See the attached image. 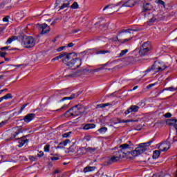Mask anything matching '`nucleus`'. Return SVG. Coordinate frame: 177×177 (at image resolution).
<instances>
[{
    "instance_id": "obj_13",
    "label": "nucleus",
    "mask_w": 177,
    "mask_h": 177,
    "mask_svg": "<svg viewBox=\"0 0 177 177\" xmlns=\"http://www.w3.org/2000/svg\"><path fill=\"white\" fill-rule=\"evenodd\" d=\"M118 161H120L118 157H115L114 155H113L106 162H105L104 165H111V164H113V162H117Z\"/></svg>"
},
{
    "instance_id": "obj_48",
    "label": "nucleus",
    "mask_w": 177,
    "mask_h": 177,
    "mask_svg": "<svg viewBox=\"0 0 177 177\" xmlns=\"http://www.w3.org/2000/svg\"><path fill=\"white\" fill-rule=\"evenodd\" d=\"M102 70H103V67H100L98 68L93 69L92 71L93 73H97Z\"/></svg>"
},
{
    "instance_id": "obj_5",
    "label": "nucleus",
    "mask_w": 177,
    "mask_h": 177,
    "mask_svg": "<svg viewBox=\"0 0 177 177\" xmlns=\"http://www.w3.org/2000/svg\"><path fill=\"white\" fill-rule=\"evenodd\" d=\"M150 49H151V45H150V42H145L140 48L138 53L140 56H146L149 55Z\"/></svg>"
},
{
    "instance_id": "obj_18",
    "label": "nucleus",
    "mask_w": 177,
    "mask_h": 177,
    "mask_svg": "<svg viewBox=\"0 0 177 177\" xmlns=\"http://www.w3.org/2000/svg\"><path fill=\"white\" fill-rule=\"evenodd\" d=\"M68 143H70V140L68 139L62 141L58 144V146H57L55 149H64V147L67 146Z\"/></svg>"
},
{
    "instance_id": "obj_9",
    "label": "nucleus",
    "mask_w": 177,
    "mask_h": 177,
    "mask_svg": "<svg viewBox=\"0 0 177 177\" xmlns=\"http://www.w3.org/2000/svg\"><path fill=\"white\" fill-rule=\"evenodd\" d=\"M75 56H77V54H75V53H66V55L62 58V63H64V64H66L68 61L74 59Z\"/></svg>"
},
{
    "instance_id": "obj_4",
    "label": "nucleus",
    "mask_w": 177,
    "mask_h": 177,
    "mask_svg": "<svg viewBox=\"0 0 177 177\" xmlns=\"http://www.w3.org/2000/svg\"><path fill=\"white\" fill-rule=\"evenodd\" d=\"M72 117L75 118V117H78V115H81V114H84L85 113V108L84 106L81 104H77L72 106Z\"/></svg>"
},
{
    "instance_id": "obj_32",
    "label": "nucleus",
    "mask_w": 177,
    "mask_h": 177,
    "mask_svg": "<svg viewBox=\"0 0 177 177\" xmlns=\"http://www.w3.org/2000/svg\"><path fill=\"white\" fill-rule=\"evenodd\" d=\"M105 53H110V51L108 50H100L95 52V55H104Z\"/></svg>"
},
{
    "instance_id": "obj_1",
    "label": "nucleus",
    "mask_w": 177,
    "mask_h": 177,
    "mask_svg": "<svg viewBox=\"0 0 177 177\" xmlns=\"http://www.w3.org/2000/svg\"><path fill=\"white\" fill-rule=\"evenodd\" d=\"M12 133H11V136L7 139V140H13V139H17L18 140V147H23L26 143H28L30 142V140L26 139L23 137H21L19 138H16V137L19 134V133H23V132L27 131V129L23 128L21 126H18L13 127L12 129Z\"/></svg>"
},
{
    "instance_id": "obj_28",
    "label": "nucleus",
    "mask_w": 177,
    "mask_h": 177,
    "mask_svg": "<svg viewBox=\"0 0 177 177\" xmlns=\"http://www.w3.org/2000/svg\"><path fill=\"white\" fill-rule=\"evenodd\" d=\"M157 66H156V62L154 64L151 66L149 67L146 71L145 73H150V71H153V70H157Z\"/></svg>"
},
{
    "instance_id": "obj_16",
    "label": "nucleus",
    "mask_w": 177,
    "mask_h": 177,
    "mask_svg": "<svg viewBox=\"0 0 177 177\" xmlns=\"http://www.w3.org/2000/svg\"><path fill=\"white\" fill-rule=\"evenodd\" d=\"M35 117V113H28V115L24 117L23 120L24 122H26V124H28V122H30V121H32V119Z\"/></svg>"
},
{
    "instance_id": "obj_54",
    "label": "nucleus",
    "mask_w": 177,
    "mask_h": 177,
    "mask_svg": "<svg viewBox=\"0 0 177 177\" xmlns=\"http://www.w3.org/2000/svg\"><path fill=\"white\" fill-rule=\"evenodd\" d=\"M157 21V19L156 17H152L149 19V23H156Z\"/></svg>"
},
{
    "instance_id": "obj_53",
    "label": "nucleus",
    "mask_w": 177,
    "mask_h": 177,
    "mask_svg": "<svg viewBox=\"0 0 177 177\" xmlns=\"http://www.w3.org/2000/svg\"><path fill=\"white\" fill-rule=\"evenodd\" d=\"M164 91H170V92H173V91H175V88H174V87H168L165 88Z\"/></svg>"
},
{
    "instance_id": "obj_33",
    "label": "nucleus",
    "mask_w": 177,
    "mask_h": 177,
    "mask_svg": "<svg viewBox=\"0 0 177 177\" xmlns=\"http://www.w3.org/2000/svg\"><path fill=\"white\" fill-rule=\"evenodd\" d=\"M16 39H17V36H12L8 39L6 44H10L11 42H13V41H16Z\"/></svg>"
},
{
    "instance_id": "obj_42",
    "label": "nucleus",
    "mask_w": 177,
    "mask_h": 177,
    "mask_svg": "<svg viewBox=\"0 0 177 177\" xmlns=\"http://www.w3.org/2000/svg\"><path fill=\"white\" fill-rule=\"evenodd\" d=\"M28 103L24 104L21 107V109L18 111V114H21V113H22L23 110H24V109H26V107H27V106H28Z\"/></svg>"
},
{
    "instance_id": "obj_14",
    "label": "nucleus",
    "mask_w": 177,
    "mask_h": 177,
    "mask_svg": "<svg viewBox=\"0 0 177 177\" xmlns=\"http://www.w3.org/2000/svg\"><path fill=\"white\" fill-rule=\"evenodd\" d=\"M81 95V92H77V93H72L69 97H64L61 99L59 102H64V100H73L75 97H78Z\"/></svg>"
},
{
    "instance_id": "obj_44",
    "label": "nucleus",
    "mask_w": 177,
    "mask_h": 177,
    "mask_svg": "<svg viewBox=\"0 0 177 177\" xmlns=\"http://www.w3.org/2000/svg\"><path fill=\"white\" fill-rule=\"evenodd\" d=\"M56 100V96L50 97L48 99L47 103H50V102H53Z\"/></svg>"
},
{
    "instance_id": "obj_29",
    "label": "nucleus",
    "mask_w": 177,
    "mask_h": 177,
    "mask_svg": "<svg viewBox=\"0 0 177 177\" xmlns=\"http://www.w3.org/2000/svg\"><path fill=\"white\" fill-rule=\"evenodd\" d=\"M107 106H111V104L106 103V104H97L96 109H104V107H107Z\"/></svg>"
},
{
    "instance_id": "obj_62",
    "label": "nucleus",
    "mask_w": 177,
    "mask_h": 177,
    "mask_svg": "<svg viewBox=\"0 0 177 177\" xmlns=\"http://www.w3.org/2000/svg\"><path fill=\"white\" fill-rule=\"evenodd\" d=\"M102 27H103V28H107V27H109V24H102L101 25Z\"/></svg>"
},
{
    "instance_id": "obj_6",
    "label": "nucleus",
    "mask_w": 177,
    "mask_h": 177,
    "mask_svg": "<svg viewBox=\"0 0 177 177\" xmlns=\"http://www.w3.org/2000/svg\"><path fill=\"white\" fill-rule=\"evenodd\" d=\"M119 149H120V150L124 158H125L127 156L132 154V150H133V147H129V145L127 144H122L120 145Z\"/></svg>"
},
{
    "instance_id": "obj_56",
    "label": "nucleus",
    "mask_w": 177,
    "mask_h": 177,
    "mask_svg": "<svg viewBox=\"0 0 177 177\" xmlns=\"http://www.w3.org/2000/svg\"><path fill=\"white\" fill-rule=\"evenodd\" d=\"M60 95H67V93H68V92H67V90H63L62 91L59 92Z\"/></svg>"
},
{
    "instance_id": "obj_19",
    "label": "nucleus",
    "mask_w": 177,
    "mask_h": 177,
    "mask_svg": "<svg viewBox=\"0 0 177 177\" xmlns=\"http://www.w3.org/2000/svg\"><path fill=\"white\" fill-rule=\"evenodd\" d=\"M81 64H82V60L80 58H75L74 68H73V70L74 71L79 68L81 66Z\"/></svg>"
},
{
    "instance_id": "obj_43",
    "label": "nucleus",
    "mask_w": 177,
    "mask_h": 177,
    "mask_svg": "<svg viewBox=\"0 0 177 177\" xmlns=\"http://www.w3.org/2000/svg\"><path fill=\"white\" fill-rule=\"evenodd\" d=\"M29 160H30V161H31L32 162L34 161H37L38 158H37V157H35L32 156H29Z\"/></svg>"
},
{
    "instance_id": "obj_59",
    "label": "nucleus",
    "mask_w": 177,
    "mask_h": 177,
    "mask_svg": "<svg viewBox=\"0 0 177 177\" xmlns=\"http://www.w3.org/2000/svg\"><path fill=\"white\" fill-rule=\"evenodd\" d=\"M156 83L151 84L147 86V89H150V88H153V86H155Z\"/></svg>"
},
{
    "instance_id": "obj_26",
    "label": "nucleus",
    "mask_w": 177,
    "mask_h": 177,
    "mask_svg": "<svg viewBox=\"0 0 177 177\" xmlns=\"http://www.w3.org/2000/svg\"><path fill=\"white\" fill-rule=\"evenodd\" d=\"M75 63V59L73 58L71 61H68L66 64H65L69 68H73L74 67V64Z\"/></svg>"
},
{
    "instance_id": "obj_47",
    "label": "nucleus",
    "mask_w": 177,
    "mask_h": 177,
    "mask_svg": "<svg viewBox=\"0 0 177 177\" xmlns=\"http://www.w3.org/2000/svg\"><path fill=\"white\" fill-rule=\"evenodd\" d=\"M6 124H8V120L2 121L0 123V128H2V127H5V125H6Z\"/></svg>"
},
{
    "instance_id": "obj_52",
    "label": "nucleus",
    "mask_w": 177,
    "mask_h": 177,
    "mask_svg": "<svg viewBox=\"0 0 177 177\" xmlns=\"http://www.w3.org/2000/svg\"><path fill=\"white\" fill-rule=\"evenodd\" d=\"M167 124L169 125V127H174V125L175 124V122L167 120Z\"/></svg>"
},
{
    "instance_id": "obj_15",
    "label": "nucleus",
    "mask_w": 177,
    "mask_h": 177,
    "mask_svg": "<svg viewBox=\"0 0 177 177\" xmlns=\"http://www.w3.org/2000/svg\"><path fill=\"white\" fill-rule=\"evenodd\" d=\"M81 151H83L82 154H85V153H95L96 150H97V148H92V147H82L80 148Z\"/></svg>"
},
{
    "instance_id": "obj_20",
    "label": "nucleus",
    "mask_w": 177,
    "mask_h": 177,
    "mask_svg": "<svg viewBox=\"0 0 177 177\" xmlns=\"http://www.w3.org/2000/svg\"><path fill=\"white\" fill-rule=\"evenodd\" d=\"M153 7H151V5H150L149 3H146L143 4L142 6V13L145 12H149V10H150L151 9H152Z\"/></svg>"
},
{
    "instance_id": "obj_11",
    "label": "nucleus",
    "mask_w": 177,
    "mask_h": 177,
    "mask_svg": "<svg viewBox=\"0 0 177 177\" xmlns=\"http://www.w3.org/2000/svg\"><path fill=\"white\" fill-rule=\"evenodd\" d=\"M139 109H140V107H139L138 105H131L128 108L127 110L124 111V114L128 115V114H130V113H138V111H139Z\"/></svg>"
},
{
    "instance_id": "obj_38",
    "label": "nucleus",
    "mask_w": 177,
    "mask_h": 177,
    "mask_svg": "<svg viewBox=\"0 0 177 177\" xmlns=\"http://www.w3.org/2000/svg\"><path fill=\"white\" fill-rule=\"evenodd\" d=\"M98 132H100V133H106V132H107V127H102L99 129Z\"/></svg>"
},
{
    "instance_id": "obj_37",
    "label": "nucleus",
    "mask_w": 177,
    "mask_h": 177,
    "mask_svg": "<svg viewBox=\"0 0 177 177\" xmlns=\"http://www.w3.org/2000/svg\"><path fill=\"white\" fill-rule=\"evenodd\" d=\"M70 7V1L67 3H63L62 6L59 7V10L64 9V8H69Z\"/></svg>"
},
{
    "instance_id": "obj_10",
    "label": "nucleus",
    "mask_w": 177,
    "mask_h": 177,
    "mask_svg": "<svg viewBox=\"0 0 177 177\" xmlns=\"http://www.w3.org/2000/svg\"><path fill=\"white\" fill-rule=\"evenodd\" d=\"M129 31H139V29H127V30H120L118 34V37H122V38H127L128 37V34H131Z\"/></svg>"
},
{
    "instance_id": "obj_25",
    "label": "nucleus",
    "mask_w": 177,
    "mask_h": 177,
    "mask_svg": "<svg viewBox=\"0 0 177 177\" xmlns=\"http://www.w3.org/2000/svg\"><path fill=\"white\" fill-rule=\"evenodd\" d=\"M160 155H161V151H160L158 150H156V151H153L152 158L153 160H157V158H158Z\"/></svg>"
},
{
    "instance_id": "obj_22",
    "label": "nucleus",
    "mask_w": 177,
    "mask_h": 177,
    "mask_svg": "<svg viewBox=\"0 0 177 177\" xmlns=\"http://www.w3.org/2000/svg\"><path fill=\"white\" fill-rule=\"evenodd\" d=\"M95 127L96 124H86L84 126L83 129L88 131V129H93Z\"/></svg>"
},
{
    "instance_id": "obj_41",
    "label": "nucleus",
    "mask_w": 177,
    "mask_h": 177,
    "mask_svg": "<svg viewBox=\"0 0 177 177\" xmlns=\"http://www.w3.org/2000/svg\"><path fill=\"white\" fill-rule=\"evenodd\" d=\"M50 150V145L47 144L46 146H44V151L46 153H49Z\"/></svg>"
},
{
    "instance_id": "obj_57",
    "label": "nucleus",
    "mask_w": 177,
    "mask_h": 177,
    "mask_svg": "<svg viewBox=\"0 0 177 177\" xmlns=\"http://www.w3.org/2000/svg\"><path fill=\"white\" fill-rule=\"evenodd\" d=\"M65 48H66V46H61L57 49V51L62 52V50H63Z\"/></svg>"
},
{
    "instance_id": "obj_35",
    "label": "nucleus",
    "mask_w": 177,
    "mask_h": 177,
    "mask_svg": "<svg viewBox=\"0 0 177 177\" xmlns=\"http://www.w3.org/2000/svg\"><path fill=\"white\" fill-rule=\"evenodd\" d=\"M80 8V5L77 1L73 2V3L71 6V9H78Z\"/></svg>"
},
{
    "instance_id": "obj_27",
    "label": "nucleus",
    "mask_w": 177,
    "mask_h": 177,
    "mask_svg": "<svg viewBox=\"0 0 177 177\" xmlns=\"http://www.w3.org/2000/svg\"><path fill=\"white\" fill-rule=\"evenodd\" d=\"M116 39L117 41H118V42H120V44H125V42H128L131 41V39H132V37H129L127 39H118V36H117Z\"/></svg>"
},
{
    "instance_id": "obj_58",
    "label": "nucleus",
    "mask_w": 177,
    "mask_h": 177,
    "mask_svg": "<svg viewBox=\"0 0 177 177\" xmlns=\"http://www.w3.org/2000/svg\"><path fill=\"white\" fill-rule=\"evenodd\" d=\"M50 160H52V161H57V160H59V157H51L50 158Z\"/></svg>"
},
{
    "instance_id": "obj_60",
    "label": "nucleus",
    "mask_w": 177,
    "mask_h": 177,
    "mask_svg": "<svg viewBox=\"0 0 177 177\" xmlns=\"http://www.w3.org/2000/svg\"><path fill=\"white\" fill-rule=\"evenodd\" d=\"M128 144L127 146H129V147H132V146H133V144H132V142L131 141H128L127 142Z\"/></svg>"
},
{
    "instance_id": "obj_63",
    "label": "nucleus",
    "mask_w": 177,
    "mask_h": 177,
    "mask_svg": "<svg viewBox=\"0 0 177 177\" xmlns=\"http://www.w3.org/2000/svg\"><path fill=\"white\" fill-rule=\"evenodd\" d=\"M6 5V3L5 1H3L1 3H0V8H3Z\"/></svg>"
},
{
    "instance_id": "obj_12",
    "label": "nucleus",
    "mask_w": 177,
    "mask_h": 177,
    "mask_svg": "<svg viewBox=\"0 0 177 177\" xmlns=\"http://www.w3.org/2000/svg\"><path fill=\"white\" fill-rule=\"evenodd\" d=\"M112 122L115 125L116 124H121V123H128V122H133V120H121L119 118H115L113 119Z\"/></svg>"
},
{
    "instance_id": "obj_2",
    "label": "nucleus",
    "mask_w": 177,
    "mask_h": 177,
    "mask_svg": "<svg viewBox=\"0 0 177 177\" xmlns=\"http://www.w3.org/2000/svg\"><path fill=\"white\" fill-rule=\"evenodd\" d=\"M154 140H156V137H153L150 141L147 142L139 144L138 147H136L135 150L131 151V156H133V157H138V156L143 154L145 151H147V147H149V146H150Z\"/></svg>"
},
{
    "instance_id": "obj_8",
    "label": "nucleus",
    "mask_w": 177,
    "mask_h": 177,
    "mask_svg": "<svg viewBox=\"0 0 177 177\" xmlns=\"http://www.w3.org/2000/svg\"><path fill=\"white\" fill-rule=\"evenodd\" d=\"M36 27L39 29V31L41 35H44V34H48V32L50 31V27H49V26H48L46 24H37Z\"/></svg>"
},
{
    "instance_id": "obj_39",
    "label": "nucleus",
    "mask_w": 177,
    "mask_h": 177,
    "mask_svg": "<svg viewBox=\"0 0 177 177\" xmlns=\"http://www.w3.org/2000/svg\"><path fill=\"white\" fill-rule=\"evenodd\" d=\"M13 96H12V93H8L6 95L3 96V99L8 100V99H12Z\"/></svg>"
},
{
    "instance_id": "obj_40",
    "label": "nucleus",
    "mask_w": 177,
    "mask_h": 177,
    "mask_svg": "<svg viewBox=\"0 0 177 177\" xmlns=\"http://www.w3.org/2000/svg\"><path fill=\"white\" fill-rule=\"evenodd\" d=\"M127 53H128V49L122 50L119 54V57H122V56L127 55Z\"/></svg>"
},
{
    "instance_id": "obj_3",
    "label": "nucleus",
    "mask_w": 177,
    "mask_h": 177,
    "mask_svg": "<svg viewBox=\"0 0 177 177\" xmlns=\"http://www.w3.org/2000/svg\"><path fill=\"white\" fill-rule=\"evenodd\" d=\"M21 45L24 48L27 49L30 48H34L35 46V41H34V37L31 36L24 35L22 37Z\"/></svg>"
},
{
    "instance_id": "obj_30",
    "label": "nucleus",
    "mask_w": 177,
    "mask_h": 177,
    "mask_svg": "<svg viewBox=\"0 0 177 177\" xmlns=\"http://www.w3.org/2000/svg\"><path fill=\"white\" fill-rule=\"evenodd\" d=\"M95 169H96L95 167H86L84 169V172L86 173V172H91L92 171H95Z\"/></svg>"
},
{
    "instance_id": "obj_64",
    "label": "nucleus",
    "mask_w": 177,
    "mask_h": 177,
    "mask_svg": "<svg viewBox=\"0 0 177 177\" xmlns=\"http://www.w3.org/2000/svg\"><path fill=\"white\" fill-rule=\"evenodd\" d=\"M9 49V46L2 47L1 48V50H6Z\"/></svg>"
},
{
    "instance_id": "obj_17",
    "label": "nucleus",
    "mask_w": 177,
    "mask_h": 177,
    "mask_svg": "<svg viewBox=\"0 0 177 177\" xmlns=\"http://www.w3.org/2000/svg\"><path fill=\"white\" fill-rule=\"evenodd\" d=\"M136 5V0H129L122 5V6H125L126 8H132Z\"/></svg>"
},
{
    "instance_id": "obj_7",
    "label": "nucleus",
    "mask_w": 177,
    "mask_h": 177,
    "mask_svg": "<svg viewBox=\"0 0 177 177\" xmlns=\"http://www.w3.org/2000/svg\"><path fill=\"white\" fill-rule=\"evenodd\" d=\"M82 71L77 70V71L74 72V69H71V68H68L64 71V77H69L71 78H74V77H77L82 74Z\"/></svg>"
},
{
    "instance_id": "obj_49",
    "label": "nucleus",
    "mask_w": 177,
    "mask_h": 177,
    "mask_svg": "<svg viewBox=\"0 0 177 177\" xmlns=\"http://www.w3.org/2000/svg\"><path fill=\"white\" fill-rule=\"evenodd\" d=\"M165 68H167V66H164V68H162V67H158L157 68L158 71H156V73H160L161 71H164V70H165Z\"/></svg>"
},
{
    "instance_id": "obj_23",
    "label": "nucleus",
    "mask_w": 177,
    "mask_h": 177,
    "mask_svg": "<svg viewBox=\"0 0 177 177\" xmlns=\"http://www.w3.org/2000/svg\"><path fill=\"white\" fill-rule=\"evenodd\" d=\"M73 109L71 108L69 109L68 111H66L64 113V117H66V118H68L69 117H73Z\"/></svg>"
},
{
    "instance_id": "obj_50",
    "label": "nucleus",
    "mask_w": 177,
    "mask_h": 177,
    "mask_svg": "<svg viewBox=\"0 0 177 177\" xmlns=\"http://www.w3.org/2000/svg\"><path fill=\"white\" fill-rule=\"evenodd\" d=\"M164 117H165V118H171L172 117V114H171V113H167L164 115Z\"/></svg>"
},
{
    "instance_id": "obj_34",
    "label": "nucleus",
    "mask_w": 177,
    "mask_h": 177,
    "mask_svg": "<svg viewBox=\"0 0 177 177\" xmlns=\"http://www.w3.org/2000/svg\"><path fill=\"white\" fill-rule=\"evenodd\" d=\"M68 153H75V145L73 144L68 149Z\"/></svg>"
},
{
    "instance_id": "obj_31",
    "label": "nucleus",
    "mask_w": 177,
    "mask_h": 177,
    "mask_svg": "<svg viewBox=\"0 0 177 177\" xmlns=\"http://www.w3.org/2000/svg\"><path fill=\"white\" fill-rule=\"evenodd\" d=\"M156 3L161 6L162 8H165V2L162 0H156L155 1Z\"/></svg>"
},
{
    "instance_id": "obj_21",
    "label": "nucleus",
    "mask_w": 177,
    "mask_h": 177,
    "mask_svg": "<svg viewBox=\"0 0 177 177\" xmlns=\"http://www.w3.org/2000/svg\"><path fill=\"white\" fill-rule=\"evenodd\" d=\"M113 156H114L116 158L118 157V159H119V160L124 158V156L122 155L120 149H119L116 151H114L113 153Z\"/></svg>"
},
{
    "instance_id": "obj_24",
    "label": "nucleus",
    "mask_w": 177,
    "mask_h": 177,
    "mask_svg": "<svg viewBox=\"0 0 177 177\" xmlns=\"http://www.w3.org/2000/svg\"><path fill=\"white\" fill-rule=\"evenodd\" d=\"M66 56V52H62L59 56H57L55 57H54L53 59H52V62H55L56 60H59V59H63V57H64Z\"/></svg>"
},
{
    "instance_id": "obj_61",
    "label": "nucleus",
    "mask_w": 177,
    "mask_h": 177,
    "mask_svg": "<svg viewBox=\"0 0 177 177\" xmlns=\"http://www.w3.org/2000/svg\"><path fill=\"white\" fill-rule=\"evenodd\" d=\"M57 20H59V18H56V19L51 23V26H55V24H56V21H57Z\"/></svg>"
},
{
    "instance_id": "obj_45",
    "label": "nucleus",
    "mask_w": 177,
    "mask_h": 177,
    "mask_svg": "<svg viewBox=\"0 0 177 177\" xmlns=\"http://www.w3.org/2000/svg\"><path fill=\"white\" fill-rule=\"evenodd\" d=\"M10 19V16L7 15L6 17L3 18V21L6 23H8Z\"/></svg>"
},
{
    "instance_id": "obj_55",
    "label": "nucleus",
    "mask_w": 177,
    "mask_h": 177,
    "mask_svg": "<svg viewBox=\"0 0 177 177\" xmlns=\"http://www.w3.org/2000/svg\"><path fill=\"white\" fill-rule=\"evenodd\" d=\"M37 157H39V158H41V157H44V151H40L39 153L37 154Z\"/></svg>"
},
{
    "instance_id": "obj_51",
    "label": "nucleus",
    "mask_w": 177,
    "mask_h": 177,
    "mask_svg": "<svg viewBox=\"0 0 177 177\" xmlns=\"http://www.w3.org/2000/svg\"><path fill=\"white\" fill-rule=\"evenodd\" d=\"M6 55H8V53L6 52H2V51H0V57H5V56H6Z\"/></svg>"
},
{
    "instance_id": "obj_36",
    "label": "nucleus",
    "mask_w": 177,
    "mask_h": 177,
    "mask_svg": "<svg viewBox=\"0 0 177 177\" xmlns=\"http://www.w3.org/2000/svg\"><path fill=\"white\" fill-rule=\"evenodd\" d=\"M166 145H167V147L165 146V145H164L163 149H160V151H167V150H169V149L171 148V144L167 143Z\"/></svg>"
},
{
    "instance_id": "obj_46",
    "label": "nucleus",
    "mask_w": 177,
    "mask_h": 177,
    "mask_svg": "<svg viewBox=\"0 0 177 177\" xmlns=\"http://www.w3.org/2000/svg\"><path fill=\"white\" fill-rule=\"evenodd\" d=\"M70 135H71V131H69L68 133H65L62 135L63 138H69Z\"/></svg>"
}]
</instances>
